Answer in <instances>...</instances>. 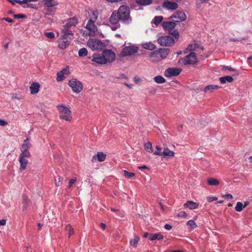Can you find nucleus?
Returning a JSON list of instances; mask_svg holds the SVG:
<instances>
[{"label": "nucleus", "mask_w": 252, "mask_h": 252, "mask_svg": "<svg viewBox=\"0 0 252 252\" xmlns=\"http://www.w3.org/2000/svg\"><path fill=\"white\" fill-rule=\"evenodd\" d=\"M27 16L24 14H17V19L26 18Z\"/></svg>", "instance_id": "5fc2aeb1"}, {"label": "nucleus", "mask_w": 252, "mask_h": 252, "mask_svg": "<svg viewBox=\"0 0 252 252\" xmlns=\"http://www.w3.org/2000/svg\"><path fill=\"white\" fill-rule=\"evenodd\" d=\"M6 224V220H0V225H4Z\"/></svg>", "instance_id": "052dcab7"}, {"label": "nucleus", "mask_w": 252, "mask_h": 252, "mask_svg": "<svg viewBox=\"0 0 252 252\" xmlns=\"http://www.w3.org/2000/svg\"><path fill=\"white\" fill-rule=\"evenodd\" d=\"M92 61L94 63H95L97 64H106L104 58H103L102 54L101 56L100 55H94L93 58L92 59Z\"/></svg>", "instance_id": "aec40b11"}, {"label": "nucleus", "mask_w": 252, "mask_h": 252, "mask_svg": "<svg viewBox=\"0 0 252 252\" xmlns=\"http://www.w3.org/2000/svg\"><path fill=\"white\" fill-rule=\"evenodd\" d=\"M102 55L106 64L108 63H112L115 60L116 54L111 50H105L102 52Z\"/></svg>", "instance_id": "f8f14e48"}, {"label": "nucleus", "mask_w": 252, "mask_h": 252, "mask_svg": "<svg viewBox=\"0 0 252 252\" xmlns=\"http://www.w3.org/2000/svg\"><path fill=\"white\" fill-rule=\"evenodd\" d=\"M132 20L130 16V8L126 5L119 7L117 11H114L109 18V22L113 25H117L119 21L125 24H129Z\"/></svg>", "instance_id": "f257e3e1"}, {"label": "nucleus", "mask_w": 252, "mask_h": 252, "mask_svg": "<svg viewBox=\"0 0 252 252\" xmlns=\"http://www.w3.org/2000/svg\"><path fill=\"white\" fill-rule=\"evenodd\" d=\"M175 18V22H180L181 21H184L187 19V16L185 13L182 11H178L176 13L173 14L169 19Z\"/></svg>", "instance_id": "dca6fc26"}, {"label": "nucleus", "mask_w": 252, "mask_h": 252, "mask_svg": "<svg viewBox=\"0 0 252 252\" xmlns=\"http://www.w3.org/2000/svg\"><path fill=\"white\" fill-rule=\"evenodd\" d=\"M61 72H63V74L64 75H69L70 74V72L69 71V67L68 66H67L63 68V70H61Z\"/></svg>", "instance_id": "49530a36"}, {"label": "nucleus", "mask_w": 252, "mask_h": 252, "mask_svg": "<svg viewBox=\"0 0 252 252\" xmlns=\"http://www.w3.org/2000/svg\"><path fill=\"white\" fill-rule=\"evenodd\" d=\"M138 168L140 170L144 169H148V167H147L145 165H143L142 166H139Z\"/></svg>", "instance_id": "0e129e2a"}, {"label": "nucleus", "mask_w": 252, "mask_h": 252, "mask_svg": "<svg viewBox=\"0 0 252 252\" xmlns=\"http://www.w3.org/2000/svg\"><path fill=\"white\" fill-rule=\"evenodd\" d=\"M195 45L192 44H189L187 47V50L189 51H192L194 50Z\"/></svg>", "instance_id": "603ef678"}, {"label": "nucleus", "mask_w": 252, "mask_h": 252, "mask_svg": "<svg viewBox=\"0 0 252 252\" xmlns=\"http://www.w3.org/2000/svg\"><path fill=\"white\" fill-rule=\"evenodd\" d=\"M22 198H23V205H24V208H26L27 204H28V203H27V200L28 199V196H26V195H23L22 196Z\"/></svg>", "instance_id": "de8ad7c7"}, {"label": "nucleus", "mask_w": 252, "mask_h": 252, "mask_svg": "<svg viewBox=\"0 0 252 252\" xmlns=\"http://www.w3.org/2000/svg\"><path fill=\"white\" fill-rule=\"evenodd\" d=\"M222 69L223 70H225L226 69H228L230 71H235V69L231 67H230V66H224L222 68Z\"/></svg>", "instance_id": "864d4df0"}, {"label": "nucleus", "mask_w": 252, "mask_h": 252, "mask_svg": "<svg viewBox=\"0 0 252 252\" xmlns=\"http://www.w3.org/2000/svg\"><path fill=\"white\" fill-rule=\"evenodd\" d=\"M88 54L87 49L85 48L80 49L78 52V55L80 57H85Z\"/></svg>", "instance_id": "ea45409f"}, {"label": "nucleus", "mask_w": 252, "mask_h": 252, "mask_svg": "<svg viewBox=\"0 0 252 252\" xmlns=\"http://www.w3.org/2000/svg\"><path fill=\"white\" fill-rule=\"evenodd\" d=\"M69 86L71 88L73 92L78 94L83 90V85L81 82L76 79H72L69 81Z\"/></svg>", "instance_id": "6e6552de"}, {"label": "nucleus", "mask_w": 252, "mask_h": 252, "mask_svg": "<svg viewBox=\"0 0 252 252\" xmlns=\"http://www.w3.org/2000/svg\"><path fill=\"white\" fill-rule=\"evenodd\" d=\"M38 0H17V3L21 5L23 8H29L32 9H37L38 6L37 4L32 3V2H36Z\"/></svg>", "instance_id": "9b49d317"}, {"label": "nucleus", "mask_w": 252, "mask_h": 252, "mask_svg": "<svg viewBox=\"0 0 252 252\" xmlns=\"http://www.w3.org/2000/svg\"><path fill=\"white\" fill-rule=\"evenodd\" d=\"M40 85L37 83H33L30 87L31 93L36 94L39 91Z\"/></svg>", "instance_id": "b1692460"}, {"label": "nucleus", "mask_w": 252, "mask_h": 252, "mask_svg": "<svg viewBox=\"0 0 252 252\" xmlns=\"http://www.w3.org/2000/svg\"><path fill=\"white\" fill-rule=\"evenodd\" d=\"M172 228V226L169 224H166L164 225V228L166 230H171Z\"/></svg>", "instance_id": "13d9d810"}, {"label": "nucleus", "mask_w": 252, "mask_h": 252, "mask_svg": "<svg viewBox=\"0 0 252 252\" xmlns=\"http://www.w3.org/2000/svg\"><path fill=\"white\" fill-rule=\"evenodd\" d=\"M220 81L221 84H224L226 82L231 83L233 81L232 77L230 76H225L220 78Z\"/></svg>", "instance_id": "cd10ccee"}, {"label": "nucleus", "mask_w": 252, "mask_h": 252, "mask_svg": "<svg viewBox=\"0 0 252 252\" xmlns=\"http://www.w3.org/2000/svg\"><path fill=\"white\" fill-rule=\"evenodd\" d=\"M57 81L58 82H60L63 81L65 79L64 75L63 74V72L61 71L57 72Z\"/></svg>", "instance_id": "a19ab883"}, {"label": "nucleus", "mask_w": 252, "mask_h": 252, "mask_svg": "<svg viewBox=\"0 0 252 252\" xmlns=\"http://www.w3.org/2000/svg\"><path fill=\"white\" fill-rule=\"evenodd\" d=\"M163 236L160 233H156L150 234L149 239L151 241L160 240L163 239Z\"/></svg>", "instance_id": "5701e85b"}, {"label": "nucleus", "mask_w": 252, "mask_h": 252, "mask_svg": "<svg viewBox=\"0 0 252 252\" xmlns=\"http://www.w3.org/2000/svg\"><path fill=\"white\" fill-rule=\"evenodd\" d=\"M73 36L67 35L65 33H63L62 38H60L58 41V47L61 49L66 48L70 44V41L72 39Z\"/></svg>", "instance_id": "0eeeda50"}, {"label": "nucleus", "mask_w": 252, "mask_h": 252, "mask_svg": "<svg viewBox=\"0 0 252 252\" xmlns=\"http://www.w3.org/2000/svg\"><path fill=\"white\" fill-rule=\"evenodd\" d=\"M223 197L227 199H231L233 198V196L231 194L229 193L225 194Z\"/></svg>", "instance_id": "6e6d98bb"}, {"label": "nucleus", "mask_w": 252, "mask_h": 252, "mask_svg": "<svg viewBox=\"0 0 252 252\" xmlns=\"http://www.w3.org/2000/svg\"><path fill=\"white\" fill-rule=\"evenodd\" d=\"M177 216L181 218H186L188 216V214L185 211H181L177 215Z\"/></svg>", "instance_id": "a18cd8bd"}, {"label": "nucleus", "mask_w": 252, "mask_h": 252, "mask_svg": "<svg viewBox=\"0 0 252 252\" xmlns=\"http://www.w3.org/2000/svg\"><path fill=\"white\" fill-rule=\"evenodd\" d=\"M2 20H5L9 23H11L13 22V20L11 18L8 17L3 18Z\"/></svg>", "instance_id": "bf43d9fd"}, {"label": "nucleus", "mask_w": 252, "mask_h": 252, "mask_svg": "<svg viewBox=\"0 0 252 252\" xmlns=\"http://www.w3.org/2000/svg\"><path fill=\"white\" fill-rule=\"evenodd\" d=\"M61 177L58 176V179H55V183L57 186H60L61 185Z\"/></svg>", "instance_id": "09e8293b"}, {"label": "nucleus", "mask_w": 252, "mask_h": 252, "mask_svg": "<svg viewBox=\"0 0 252 252\" xmlns=\"http://www.w3.org/2000/svg\"><path fill=\"white\" fill-rule=\"evenodd\" d=\"M243 208H244V206H243V204L241 202H238L236 204V205L235 207V210L237 212H241Z\"/></svg>", "instance_id": "4c0bfd02"}, {"label": "nucleus", "mask_w": 252, "mask_h": 252, "mask_svg": "<svg viewBox=\"0 0 252 252\" xmlns=\"http://www.w3.org/2000/svg\"><path fill=\"white\" fill-rule=\"evenodd\" d=\"M169 50L166 48H160L151 52L150 54V61L153 62H158L165 59L169 54Z\"/></svg>", "instance_id": "7ed1b4c3"}, {"label": "nucleus", "mask_w": 252, "mask_h": 252, "mask_svg": "<svg viewBox=\"0 0 252 252\" xmlns=\"http://www.w3.org/2000/svg\"><path fill=\"white\" fill-rule=\"evenodd\" d=\"M220 88V86L216 85H208L205 87L204 92L205 93H211L215 90H218Z\"/></svg>", "instance_id": "393cba45"}, {"label": "nucleus", "mask_w": 252, "mask_h": 252, "mask_svg": "<svg viewBox=\"0 0 252 252\" xmlns=\"http://www.w3.org/2000/svg\"><path fill=\"white\" fill-rule=\"evenodd\" d=\"M94 22L92 19H89L85 27L89 31V35L90 36H94L97 30V27L94 24Z\"/></svg>", "instance_id": "4468645a"}, {"label": "nucleus", "mask_w": 252, "mask_h": 252, "mask_svg": "<svg viewBox=\"0 0 252 252\" xmlns=\"http://www.w3.org/2000/svg\"><path fill=\"white\" fill-rule=\"evenodd\" d=\"M181 60L185 65L194 64L197 62V58L196 54L193 52H191L189 55H187L185 58L180 60Z\"/></svg>", "instance_id": "9d476101"}, {"label": "nucleus", "mask_w": 252, "mask_h": 252, "mask_svg": "<svg viewBox=\"0 0 252 252\" xmlns=\"http://www.w3.org/2000/svg\"><path fill=\"white\" fill-rule=\"evenodd\" d=\"M248 61L250 64H252V56L249 57Z\"/></svg>", "instance_id": "69168bd1"}, {"label": "nucleus", "mask_w": 252, "mask_h": 252, "mask_svg": "<svg viewBox=\"0 0 252 252\" xmlns=\"http://www.w3.org/2000/svg\"><path fill=\"white\" fill-rule=\"evenodd\" d=\"M8 1H9L10 2H11L12 3V4L13 5H15V3H16V0H7Z\"/></svg>", "instance_id": "338daca9"}, {"label": "nucleus", "mask_w": 252, "mask_h": 252, "mask_svg": "<svg viewBox=\"0 0 252 252\" xmlns=\"http://www.w3.org/2000/svg\"><path fill=\"white\" fill-rule=\"evenodd\" d=\"M92 16L91 17V19H94L93 20H94L95 21V20H96L98 18V12L96 11L93 10L92 11Z\"/></svg>", "instance_id": "37998d69"}, {"label": "nucleus", "mask_w": 252, "mask_h": 252, "mask_svg": "<svg viewBox=\"0 0 252 252\" xmlns=\"http://www.w3.org/2000/svg\"><path fill=\"white\" fill-rule=\"evenodd\" d=\"M57 109L59 111V117L62 120L66 121H71L72 119L71 111L66 107L63 105H59Z\"/></svg>", "instance_id": "39448f33"}, {"label": "nucleus", "mask_w": 252, "mask_h": 252, "mask_svg": "<svg viewBox=\"0 0 252 252\" xmlns=\"http://www.w3.org/2000/svg\"><path fill=\"white\" fill-rule=\"evenodd\" d=\"M124 175L129 179L133 177L135 175L134 173H133L132 172H128L126 170H124Z\"/></svg>", "instance_id": "79ce46f5"}, {"label": "nucleus", "mask_w": 252, "mask_h": 252, "mask_svg": "<svg viewBox=\"0 0 252 252\" xmlns=\"http://www.w3.org/2000/svg\"><path fill=\"white\" fill-rule=\"evenodd\" d=\"M138 48L135 46H129L124 48L121 53L123 57L132 55L138 51Z\"/></svg>", "instance_id": "ddd939ff"}, {"label": "nucleus", "mask_w": 252, "mask_h": 252, "mask_svg": "<svg viewBox=\"0 0 252 252\" xmlns=\"http://www.w3.org/2000/svg\"><path fill=\"white\" fill-rule=\"evenodd\" d=\"M142 46L143 48L146 50L151 51L155 50L156 48V45L151 42L144 43L142 44Z\"/></svg>", "instance_id": "a878e982"}, {"label": "nucleus", "mask_w": 252, "mask_h": 252, "mask_svg": "<svg viewBox=\"0 0 252 252\" xmlns=\"http://www.w3.org/2000/svg\"><path fill=\"white\" fill-rule=\"evenodd\" d=\"M145 149L148 152L152 153L153 152L152 145L151 142H147L145 144Z\"/></svg>", "instance_id": "58836bf2"}, {"label": "nucleus", "mask_w": 252, "mask_h": 252, "mask_svg": "<svg viewBox=\"0 0 252 252\" xmlns=\"http://www.w3.org/2000/svg\"><path fill=\"white\" fill-rule=\"evenodd\" d=\"M156 148L157 149V151L156 152H160L161 150V147L158 145H157L156 146Z\"/></svg>", "instance_id": "e2e57ef3"}, {"label": "nucleus", "mask_w": 252, "mask_h": 252, "mask_svg": "<svg viewBox=\"0 0 252 252\" xmlns=\"http://www.w3.org/2000/svg\"><path fill=\"white\" fill-rule=\"evenodd\" d=\"M72 27V26L68 25V23H66L65 25L63 26V28L62 30V33H65L67 34V35L73 36V34L71 30Z\"/></svg>", "instance_id": "412c9836"}, {"label": "nucleus", "mask_w": 252, "mask_h": 252, "mask_svg": "<svg viewBox=\"0 0 252 252\" xmlns=\"http://www.w3.org/2000/svg\"><path fill=\"white\" fill-rule=\"evenodd\" d=\"M181 72V69L180 68L170 67L165 70L164 75L166 77H171L178 75Z\"/></svg>", "instance_id": "2eb2a0df"}, {"label": "nucleus", "mask_w": 252, "mask_h": 252, "mask_svg": "<svg viewBox=\"0 0 252 252\" xmlns=\"http://www.w3.org/2000/svg\"><path fill=\"white\" fill-rule=\"evenodd\" d=\"M249 203H250L249 201H245L244 202V204H243V206H244V208L247 206L249 204Z\"/></svg>", "instance_id": "774afa93"}, {"label": "nucleus", "mask_w": 252, "mask_h": 252, "mask_svg": "<svg viewBox=\"0 0 252 252\" xmlns=\"http://www.w3.org/2000/svg\"><path fill=\"white\" fill-rule=\"evenodd\" d=\"M44 34L49 39H53L55 38V34L53 32H45Z\"/></svg>", "instance_id": "c03bdc74"}, {"label": "nucleus", "mask_w": 252, "mask_h": 252, "mask_svg": "<svg viewBox=\"0 0 252 252\" xmlns=\"http://www.w3.org/2000/svg\"><path fill=\"white\" fill-rule=\"evenodd\" d=\"M163 19V18L161 16H155L152 21V23L157 26L162 22Z\"/></svg>", "instance_id": "2f4dec72"}, {"label": "nucleus", "mask_w": 252, "mask_h": 252, "mask_svg": "<svg viewBox=\"0 0 252 252\" xmlns=\"http://www.w3.org/2000/svg\"><path fill=\"white\" fill-rule=\"evenodd\" d=\"M136 3L142 6H147L151 4L153 0H136Z\"/></svg>", "instance_id": "bb28decb"}, {"label": "nucleus", "mask_w": 252, "mask_h": 252, "mask_svg": "<svg viewBox=\"0 0 252 252\" xmlns=\"http://www.w3.org/2000/svg\"><path fill=\"white\" fill-rule=\"evenodd\" d=\"M66 23H68V25L75 27L78 23V19L75 17L70 18L67 20Z\"/></svg>", "instance_id": "c85d7f7f"}, {"label": "nucleus", "mask_w": 252, "mask_h": 252, "mask_svg": "<svg viewBox=\"0 0 252 252\" xmlns=\"http://www.w3.org/2000/svg\"><path fill=\"white\" fill-rule=\"evenodd\" d=\"M31 147V144L29 142V139L27 138L20 148L21 153L19 155V162L20 164V170H24L26 168L28 158H30L31 155L29 152V149Z\"/></svg>", "instance_id": "f03ea898"}, {"label": "nucleus", "mask_w": 252, "mask_h": 252, "mask_svg": "<svg viewBox=\"0 0 252 252\" xmlns=\"http://www.w3.org/2000/svg\"><path fill=\"white\" fill-rule=\"evenodd\" d=\"M187 225L192 230L194 229L197 227L196 223L193 220H189L188 221Z\"/></svg>", "instance_id": "e433bc0d"}, {"label": "nucleus", "mask_w": 252, "mask_h": 252, "mask_svg": "<svg viewBox=\"0 0 252 252\" xmlns=\"http://www.w3.org/2000/svg\"><path fill=\"white\" fill-rule=\"evenodd\" d=\"M100 227L103 229V230H104L105 229V227H106V225L105 223H101L100 224Z\"/></svg>", "instance_id": "680f3d73"}, {"label": "nucleus", "mask_w": 252, "mask_h": 252, "mask_svg": "<svg viewBox=\"0 0 252 252\" xmlns=\"http://www.w3.org/2000/svg\"><path fill=\"white\" fill-rule=\"evenodd\" d=\"M154 81L158 84H162L166 82L165 79L160 75H158L154 77Z\"/></svg>", "instance_id": "473e14b6"}, {"label": "nucleus", "mask_w": 252, "mask_h": 252, "mask_svg": "<svg viewBox=\"0 0 252 252\" xmlns=\"http://www.w3.org/2000/svg\"><path fill=\"white\" fill-rule=\"evenodd\" d=\"M7 124H8L6 121L0 119V126H5Z\"/></svg>", "instance_id": "4d7b16f0"}, {"label": "nucleus", "mask_w": 252, "mask_h": 252, "mask_svg": "<svg viewBox=\"0 0 252 252\" xmlns=\"http://www.w3.org/2000/svg\"><path fill=\"white\" fill-rule=\"evenodd\" d=\"M65 229L66 231H68V238L74 233V229L70 224H67L65 226Z\"/></svg>", "instance_id": "f704fd0d"}, {"label": "nucleus", "mask_w": 252, "mask_h": 252, "mask_svg": "<svg viewBox=\"0 0 252 252\" xmlns=\"http://www.w3.org/2000/svg\"><path fill=\"white\" fill-rule=\"evenodd\" d=\"M154 154L156 156H163L164 157H173L174 156V152L170 150L168 148H164L162 152H154Z\"/></svg>", "instance_id": "a211bd4d"}, {"label": "nucleus", "mask_w": 252, "mask_h": 252, "mask_svg": "<svg viewBox=\"0 0 252 252\" xmlns=\"http://www.w3.org/2000/svg\"><path fill=\"white\" fill-rule=\"evenodd\" d=\"M87 45L93 50H101L105 46L104 43L96 39L89 40L87 42Z\"/></svg>", "instance_id": "423d86ee"}, {"label": "nucleus", "mask_w": 252, "mask_h": 252, "mask_svg": "<svg viewBox=\"0 0 252 252\" xmlns=\"http://www.w3.org/2000/svg\"><path fill=\"white\" fill-rule=\"evenodd\" d=\"M106 155L103 152H98L96 155V158L99 161H103L106 159Z\"/></svg>", "instance_id": "72a5a7b5"}, {"label": "nucleus", "mask_w": 252, "mask_h": 252, "mask_svg": "<svg viewBox=\"0 0 252 252\" xmlns=\"http://www.w3.org/2000/svg\"><path fill=\"white\" fill-rule=\"evenodd\" d=\"M76 179H70L69 181L68 187L70 188L73 185V184L76 182Z\"/></svg>", "instance_id": "3c124183"}, {"label": "nucleus", "mask_w": 252, "mask_h": 252, "mask_svg": "<svg viewBox=\"0 0 252 252\" xmlns=\"http://www.w3.org/2000/svg\"><path fill=\"white\" fill-rule=\"evenodd\" d=\"M43 2V5L54 4L58 5L59 2L55 0H42Z\"/></svg>", "instance_id": "c9c22d12"}, {"label": "nucleus", "mask_w": 252, "mask_h": 252, "mask_svg": "<svg viewBox=\"0 0 252 252\" xmlns=\"http://www.w3.org/2000/svg\"><path fill=\"white\" fill-rule=\"evenodd\" d=\"M163 6L170 10H175L178 7V5L176 2L170 1H164L163 3Z\"/></svg>", "instance_id": "6ab92c4d"}, {"label": "nucleus", "mask_w": 252, "mask_h": 252, "mask_svg": "<svg viewBox=\"0 0 252 252\" xmlns=\"http://www.w3.org/2000/svg\"><path fill=\"white\" fill-rule=\"evenodd\" d=\"M218 198L215 196H209L207 197V201L208 202H211L215 200H217Z\"/></svg>", "instance_id": "8fccbe9b"}, {"label": "nucleus", "mask_w": 252, "mask_h": 252, "mask_svg": "<svg viewBox=\"0 0 252 252\" xmlns=\"http://www.w3.org/2000/svg\"><path fill=\"white\" fill-rule=\"evenodd\" d=\"M139 240L140 238L138 236H134V239L131 240L129 242L130 246H132L133 248H136Z\"/></svg>", "instance_id": "7c9ffc66"}, {"label": "nucleus", "mask_w": 252, "mask_h": 252, "mask_svg": "<svg viewBox=\"0 0 252 252\" xmlns=\"http://www.w3.org/2000/svg\"><path fill=\"white\" fill-rule=\"evenodd\" d=\"M158 43L163 46H171L174 44V39L170 36H163L158 39Z\"/></svg>", "instance_id": "1a4fd4ad"}, {"label": "nucleus", "mask_w": 252, "mask_h": 252, "mask_svg": "<svg viewBox=\"0 0 252 252\" xmlns=\"http://www.w3.org/2000/svg\"><path fill=\"white\" fill-rule=\"evenodd\" d=\"M57 5L50 4V5H43L44 10H45V15H53L57 9L55 7Z\"/></svg>", "instance_id": "f3484780"}, {"label": "nucleus", "mask_w": 252, "mask_h": 252, "mask_svg": "<svg viewBox=\"0 0 252 252\" xmlns=\"http://www.w3.org/2000/svg\"><path fill=\"white\" fill-rule=\"evenodd\" d=\"M184 207L189 208L190 210L197 209L198 207V203L192 201H188L184 204Z\"/></svg>", "instance_id": "4be33fe9"}, {"label": "nucleus", "mask_w": 252, "mask_h": 252, "mask_svg": "<svg viewBox=\"0 0 252 252\" xmlns=\"http://www.w3.org/2000/svg\"><path fill=\"white\" fill-rule=\"evenodd\" d=\"M176 25L175 22L166 21L162 23V26L164 30H167L169 33L173 35L176 40L178 39L179 34L178 32L174 30Z\"/></svg>", "instance_id": "20e7f679"}, {"label": "nucleus", "mask_w": 252, "mask_h": 252, "mask_svg": "<svg viewBox=\"0 0 252 252\" xmlns=\"http://www.w3.org/2000/svg\"><path fill=\"white\" fill-rule=\"evenodd\" d=\"M207 182L208 185L211 186H217L220 184V182L218 180L213 178H208Z\"/></svg>", "instance_id": "c756f323"}]
</instances>
